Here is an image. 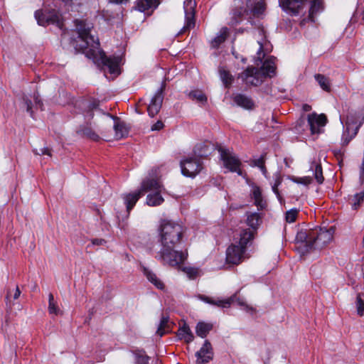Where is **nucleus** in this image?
I'll list each match as a JSON object with an SVG mask.
<instances>
[{"mask_svg":"<svg viewBox=\"0 0 364 364\" xmlns=\"http://www.w3.org/2000/svg\"><path fill=\"white\" fill-rule=\"evenodd\" d=\"M160 250L155 258L171 267L183 264L188 257L187 251L177 250L176 247L181 243L185 229L178 222L169 219L160 220L158 228Z\"/></svg>","mask_w":364,"mask_h":364,"instance_id":"f257e3e1","label":"nucleus"},{"mask_svg":"<svg viewBox=\"0 0 364 364\" xmlns=\"http://www.w3.org/2000/svg\"><path fill=\"white\" fill-rule=\"evenodd\" d=\"M334 230L314 228L311 230H300L296 235V247L299 252L305 255L313 250L321 249L333 239Z\"/></svg>","mask_w":364,"mask_h":364,"instance_id":"f03ea898","label":"nucleus"},{"mask_svg":"<svg viewBox=\"0 0 364 364\" xmlns=\"http://www.w3.org/2000/svg\"><path fill=\"white\" fill-rule=\"evenodd\" d=\"M281 8L289 15L300 16L301 26L314 22L315 16L323 11L322 0H279Z\"/></svg>","mask_w":364,"mask_h":364,"instance_id":"7ed1b4c3","label":"nucleus"},{"mask_svg":"<svg viewBox=\"0 0 364 364\" xmlns=\"http://www.w3.org/2000/svg\"><path fill=\"white\" fill-rule=\"evenodd\" d=\"M75 25L78 33L77 40L73 43L75 49L78 52L84 53L88 48L90 50L97 48L99 42L95 39L94 36L90 34L92 28L91 23L77 19L75 21Z\"/></svg>","mask_w":364,"mask_h":364,"instance_id":"20e7f679","label":"nucleus"},{"mask_svg":"<svg viewBox=\"0 0 364 364\" xmlns=\"http://www.w3.org/2000/svg\"><path fill=\"white\" fill-rule=\"evenodd\" d=\"M307 122L308 124L306 125L305 119H299L294 127V132L296 134H302L305 130L304 127H309L311 135L319 134L327 122V118L323 114H318L314 112L308 115Z\"/></svg>","mask_w":364,"mask_h":364,"instance_id":"39448f33","label":"nucleus"},{"mask_svg":"<svg viewBox=\"0 0 364 364\" xmlns=\"http://www.w3.org/2000/svg\"><path fill=\"white\" fill-rule=\"evenodd\" d=\"M34 16L40 26H46L50 24H55L59 28H63V23L61 15L59 11L55 9L37 10Z\"/></svg>","mask_w":364,"mask_h":364,"instance_id":"423d86ee","label":"nucleus"},{"mask_svg":"<svg viewBox=\"0 0 364 364\" xmlns=\"http://www.w3.org/2000/svg\"><path fill=\"white\" fill-rule=\"evenodd\" d=\"M218 151L220 155V160L223 163L225 168L231 172H236L238 175H242L240 169L241 162L238 157L229 149L220 146Z\"/></svg>","mask_w":364,"mask_h":364,"instance_id":"0eeeda50","label":"nucleus"},{"mask_svg":"<svg viewBox=\"0 0 364 364\" xmlns=\"http://www.w3.org/2000/svg\"><path fill=\"white\" fill-rule=\"evenodd\" d=\"M180 166L182 174L187 177H194L203 168L200 159L195 156L182 160Z\"/></svg>","mask_w":364,"mask_h":364,"instance_id":"6e6552de","label":"nucleus"},{"mask_svg":"<svg viewBox=\"0 0 364 364\" xmlns=\"http://www.w3.org/2000/svg\"><path fill=\"white\" fill-rule=\"evenodd\" d=\"M196 2L195 0H186L183 3L185 12V24L178 33V36L185 33L187 31L195 26V9Z\"/></svg>","mask_w":364,"mask_h":364,"instance_id":"1a4fd4ad","label":"nucleus"},{"mask_svg":"<svg viewBox=\"0 0 364 364\" xmlns=\"http://www.w3.org/2000/svg\"><path fill=\"white\" fill-rule=\"evenodd\" d=\"M364 122V112L362 111H351L347 115L346 126L343 131H348V133L350 134L353 131L355 132V135L360 127Z\"/></svg>","mask_w":364,"mask_h":364,"instance_id":"9d476101","label":"nucleus"},{"mask_svg":"<svg viewBox=\"0 0 364 364\" xmlns=\"http://www.w3.org/2000/svg\"><path fill=\"white\" fill-rule=\"evenodd\" d=\"M238 78L247 85L258 86L264 80L261 71L253 66L248 67L245 70L238 75Z\"/></svg>","mask_w":364,"mask_h":364,"instance_id":"9b49d317","label":"nucleus"},{"mask_svg":"<svg viewBox=\"0 0 364 364\" xmlns=\"http://www.w3.org/2000/svg\"><path fill=\"white\" fill-rule=\"evenodd\" d=\"M245 252L246 250L242 246L232 244L226 250V262L237 265L245 259Z\"/></svg>","mask_w":364,"mask_h":364,"instance_id":"f8f14e48","label":"nucleus"},{"mask_svg":"<svg viewBox=\"0 0 364 364\" xmlns=\"http://www.w3.org/2000/svg\"><path fill=\"white\" fill-rule=\"evenodd\" d=\"M164 89L165 84L163 83L161 87L156 92L147 107L148 114L151 117H154L155 115H156L161 108L164 100L163 92Z\"/></svg>","mask_w":364,"mask_h":364,"instance_id":"ddd939ff","label":"nucleus"},{"mask_svg":"<svg viewBox=\"0 0 364 364\" xmlns=\"http://www.w3.org/2000/svg\"><path fill=\"white\" fill-rule=\"evenodd\" d=\"M213 349L209 341L205 340L200 349L196 353V364H206L213 358Z\"/></svg>","mask_w":364,"mask_h":364,"instance_id":"4468645a","label":"nucleus"},{"mask_svg":"<svg viewBox=\"0 0 364 364\" xmlns=\"http://www.w3.org/2000/svg\"><path fill=\"white\" fill-rule=\"evenodd\" d=\"M251 0H234V9L232 11L231 24H237L238 19L247 12V8Z\"/></svg>","mask_w":364,"mask_h":364,"instance_id":"2eb2a0df","label":"nucleus"},{"mask_svg":"<svg viewBox=\"0 0 364 364\" xmlns=\"http://www.w3.org/2000/svg\"><path fill=\"white\" fill-rule=\"evenodd\" d=\"M235 298L236 294L225 299H214L202 294L198 296L200 300L207 304L223 308H229Z\"/></svg>","mask_w":364,"mask_h":364,"instance_id":"dca6fc26","label":"nucleus"},{"mask_svg":"<svg viewBox=\"0 0 364 364\" xmlns=\"http://www.w3.org/2000/svg\"><path fill=\"white\" fill-rule=\"evenodd\" d=\"M163 186L158 179L146 178L141 182L139 191H142V194L144 195V193L147 191H155V193L161 192Z\"/></svg>","mask_w":364,"mask_h":364,"instance_id":"f3484780","label":"nucleus"},{"mask_svg":"<svg viewBox=\"0 0 364 364\" xmlns=\"http://www.w3.org/2000/svg\"><path fill=\"white\" fill-rule=\"evenodd\" d=\"M102 62L103 65L108 68L111 74H119V58L117 57H107L106 55L102 57Z\"/></svg>","mask_w":364,"mask_h":364,"instance_id":"a211bd4d","label":"nucleus"},{"mask_svg":"<svg viewBox=\"0 0 364 364\" xmlns=\"http://www.w3.org/2000/svg\"><path fill=\"white\" fill-rule=\"evenodd\" d=\"M275 58L272 56L266 59L261 67V73L264 78L267 76L270 77L274 76L275 75Z\"/></svg>","mask_w":364,"mask_h":364,"instance_id":"6ab92c4d","label":"nucleus"},{"mask_svg":"<svg viewBox=\"0 0 364 364\" xmlns=\"http://www.w3.org/2000/svg\"><path fill=\"white\" fill-rule=\"evenodd\" d=\"M142 196V191H140L139 189L134 193L124 194L123 196V199L128 213H129L130 210L134 208L136 203Z\"/></svg>","mask_w":364,"mask_h":364,"instance_id":"aec40b11","label":"nucleus"},{"mask_svg":"<svg viewBox=\"0 0 364 364\" xmlns=\"http://www.w3.org/2000/svg\"><path fill=\"white\" fill-rule=\"evenodd\" d=\"M233 101L237 105L246 109H252L255 107V103L251 97L243 94L235 95Z\"/></svg>","mask_w":364,"mask_h":364,"instance_id":"412c9836","label":"nucleus"},{"mask_svg":"<svg viewBox=\"0 0 364 364\" xmlns=\"http://www.w3.org/2000/svg\"><path fill=\"white\" fill-rule=\"evenodd\" d=\"M251 198L255 201V205L258 208L259 210H262L265 208L267 205L266 200H264L261 189L257 186H252V191H251Z\"/></svg>","mask_w":364,"mask_h":364,"instance_id":"4be33fe9","label":"nucleus"},{"mask_svg":"<svg viewBox=\"0 0 364 364\" xmlns=\"http://www.w3.org/2000/svg\"><path fill=\"white\" fill-rule=\"evenodd\" d=\"M160 4V0H137L135 4L136 9L144 12L150 9H156Z\"/></svg>","mask_w":364,"mask_h":364,"instance_id":"5701e85b","label":"nucleus"},{"mask_svg":"<svg viewBox=\"0 0 364 364\" xmlns=\"http://www.w3.org/2000/svg\"><path fill=\"white\" fill-rule=\"evenodd\" d=\"M255 232L250 229H243L240 231L239 243L237 245L242 246L247 250V245L252 241L255 236Z\"/></svg>","mask_w":364,"mask_h":364,"instance_id":"b1692460","label":"nucleus"},{"mask_svg":"<svg viewBox=\"0 0 364 364\" xmlns=\"http://www.w3.org/2000/svg\"><path fill=\"white\" fill-rule=\"evenodd\" d=\"M144 274L146 279L159 289H164V282L157 277V275L147 267H143Z\"/></svg>","mask_w":364,"mask_h":364,"instance_id":"393cba45","label":"nucleus"},{"mask_svg":"<svg viewBox=\"0 0 364 364\" xmlns=\"http://www.w3.org/2000/svg\"><path fill=\"white\" fill-rule=\"evenodd\" d=\"M177 336L179 339L183 340L186 343H189L194 340V336L186 323L178 328Z\"/></svg>","mask_w":364,"mask_h":364,"instance_id":"a878e982","label":"nucleus"},{"mask_svg":"<svg viewBox=\"0 0 364 364\" xmlns=\"http://www.w3.org/2000/svg\"><path fill=\"white\" fill-rule=\"evenodd\" d=\"M262 223V217L257 213H247V224L250 226L255 232Z\"/></svg>","mask_w":364,"mask_h":364,"instance_id":"bb28decb","label":"nucleus"},{"mask_svg":"<svg viewBox=\"0 0 364 364\" xmlns=\"http://www.w3.org/2000/svg\"><path fill=\"white\" fill-rule=\"evenodd\" d=\"M114 120V136L117 139H120L124 137L128 134L127 129L124 122H120L118 118H113Z\"/></svg>","mask_w":364,"mask_h":364,"instance_id":"cd10ccee","label":"nucleus"},{"mask_svg":"<svg viewBox=\"0 0 364 364\" xmlns=\"http://www.w3.org/2000/svg\"><path fill=\"white\" fill-rule=\"evenodd\" d=\"M213 328V326L212 323L200 321L198 322L196 326V333L198 336L204 338L207 336Z\"/></svg>","mask_w":364,"mask_h":364,"instance_id":"c85d7f7f","label":"nucleus"},{"mask_svg":"<svg viewBox=\"0 0 364 364\" xmlns=\"http://www.w3.org/2000/svg\"><path fill=\"white\" fill-rule=\"evenodd\" d=\"M228 35V28L223 27L220 29L218 35L211 41L213 48H218L222 43H223Z\"/></svg>","mask_w":364,"mask_h":364,"instance_id":"c756f323","label":"nucleus"},{"mask_svg":"<svg viewBox=\"0 0 364 364\" xmlns=\"http://www.w3.org/2000/svg\"><path fill=\"white\" fill-rule=\"evenodd\" d=\"M218 72L220 80L223 82L225 87H229L233 82V76L228 70L222 67L219 68Z\"/></svg>","mask_w":364,"mask_h":364,"instance_id":"7c9ffc66","label":"nucleus"},{"mask_svg":"<svg viewBox=\"0 0 364 364\" xmlns=\"http://www.w3.org/2000/svg\"><path fill=\"white\" fill-rule=\"evenodd\" d=\"M161 192H156L153 194H149L146 197V203L149 206L160 205L164 201L163 197L161 196Z\"/></svg>","mask_w":364,"mask_h":364,"instance_id":"2f4dec72","label":"nucleus"},{"mask_svg":"<svg viewBox=\"0 0 364 364\" xmlns=\"http://www.w3.org/2000/svg\"><path fill=\"white\" fill-rule=\"evenodd\" d=\"M315 80L318 83L322 90L326 92L331 90V82L328 77L321 74H316L314 75Z\"/></svg>","mask_w":364,"mask_h":364,"instance_id":"473e14b6","label":"nucleus"},{"mask_svg":"<svg viewBox=\"0 0 364 364\" xmlns=\"http://www.w3.org/2000/svg\"><path fill=\"white\" fill-rule=\"evenodd\" d=\"M349 200L352 205V208L357 210L364 200V191H360L354 194Z\"/></svg>","mask_w":364,"mask_h":364,"instance_id":"72a5a7b5","label":"nucleus"},{"mask_svg":"<svg viewBox=\"0 0 364 364\" xmlns=\"http://www.w3.org/2000/svg\"><path fill=\"white\" fill-rule=\"evenodd\" d=\"M20 295H21V291L18 286H16L15 289L14 290L13 294L11 293V289L7 290L6 301V306L10 310L11 309L12 306H13L11 299L13 298L14 300H16V299H18Z\"/></svg>","mask_w":364,"mask_h":364,"instance_id":"f704fd0d","label":"nucleus"},{"mask_svg":"<svg viewBox=\"0 0 364 364\" xmlns=\"http://www.w3.org/2000/svg\"><path fill=\"white\" fill-rule=\"evenodd\" d=\"M136 364H149V357L144 350H136L134 352Z\"/></svg>","mask_w":364,"mask_h":364,"instance_id":"c9c22d12","label":"nucleus"},{"mask_svg":"<svg viewBox=\"0 0 364 364\" xmlns=\"http://www.w3.org/2000/svg\"><path fill=\"white\" fill-rule=\"evenodd\" d=\"M168 318L166 316H162L160 321V323L158 326L156 334L160 337L165 335L168 331Z\"/></svg>","mask_w":364,"mask_h":364,"instance_id":"e433bc0d","label":"nucleus"},{"mask_svg":"<svg viewBox=\"0 0 364 364\" xmlns=\"http://www.w3.org/2000/svg\"><path fill=\"white\" fill-rule=\"evenodd\" d=\"M265 156L266 154L261 155L258 159H255L252 161V164L255 166H257L259 168L263 175L267 177V171L265 167Z\"/></svg>","mask_w":364,"mask_h":364,"instance_id":"4c0bfd02","label":"nucleus"},{"mask_svg":"<svg viewBox=\"0 0 364 364\" xmlns=\"http://www.w3.org/2000/svg\"><path fill=\"white\" fill-rule=\"evenodd\" d=\"M265 9V4L262 1H258L255 4L252 9V13L254 16H259L264 12Z\"/></svg>","mask_w":364,"mask_h":364,"instance_id":"58836bf2","label":"nucleus"},{"mask_svg":"<svg viewBox=\"0 0 364 364\" xmlns=\"http://www.w3.org/2000/svg\"><path fill=\"white\" fill-rule=\"evenodd\" d=\"M81 132L85 136L93 141H98L100 139L99 135L89 127L83 128Z\"/></svg>","mask_w":364,"mask_h":364,"instance_id":"ea45409f","label":"nucleus"},{"mask_svg":"<svg viewBox=\"0 0 364 364\" xmlns=\"http://www.w3.org/2000/svg\"><path fill=\"white\" fill-rule=\"evenodd\" d=\"M299 210L296 208H292L286 213L285 219L289 223L296 221L298 216Z\"/></svg>","mask_w":364,"mask_h":364,"instance_id":"a19ab883","label":"nucleus"},{"mask_svg":"<svg viewBox=\"0 0 364 364\" xmlns=\"http://www.w3.org/2000/svg\"><path fill=\"white\" fill-rule=\"evenodd\" d=\"M314 176L319 184L323 182L324 178L323 176L322 167L319 164L314 165Z\"/></svg>","mask_w":364,"mask_h":364,"instance_id":"79ce46f5","label":"nucleus"},{"mask_svg":"<svg viewBox=\"0 0 364 364\" xmlns=\"http://www.w3.org/2000/svg\"><path fill=\"white\" fill-rule=\"evenodd\" d=\"M183 271L192 279L196 278L199 273L198 269L191 267H184Z\"/></svg>","mask_w":364,"mask_h":364,"instance_id":"37998d69","label":"nucleus"},{"mask_svg":"<svg viewBox=\"0 0 364 364\" xmlns=\"http://www.w3.org/2000/svg\"><path fill=\"white\" fill-rule=\"evenodd\" d=\"M348 131H343L342 134V144L346 146L348 143L355 136V132L353 131L350 134L348 133Z\"/></svg>","mask_w":364,"mask_h":364,"instance_id":"c03bdc74","label":"nucleus"},{"mask_svg":"<svg viewBox=\"0 0 364 364\" xmlns=\"http://www.w3.org/2000/svg\"><path fill=\"white\" fill-rule=\"evenodd\" d=\"M357 313L359 316H362L364 315V301L359 294L357 296L356 301Z\"/></svg>","mask_w":364,"mask_h":364,"instance_id":"a18cd8bd","label":"nucleus"},{"mask_svg":"<svg viewBox=\"0 0 364 364\" xmlns=\"http://www.w3.org/2000/svg\"><path fill=\"white\" fill-rule=\"evenodd\" d=\"M190 97L193 99H196L200 102H205L207 101V97L200 91H193L190 93Z\"/></svg>","mask_w":364,"mask_h":364,"instance_id":"49530a36","label":"nucleus"},{"mask_svg":"<svg viewBox=\"0 0 364 364\" xmlns=\"http://www.w3.org/2000/svg\"><path fill=\"white\" fill-rule=\"evenodd\" d=\"M282 180L279 176H277L274 183L272 186V191L277 195L279 200H281V196L278 190V186L281 184Z\"/></svg>","mask_w":364,"mask_h":364,"instance_id":"de8ad7c7","label":"nucleus"},{"mask_svg":"<svg viewBox=\"0 0 364 364\" xmlns=\"http://www.w3.org/2000/svg\"><path fill=\"white\" fill-rule=\"evenodd\" d=\"M235 301L237 302L239 306L244 307L247 311H254V309L249 306L242 299L237 298L236 296L232 303Z\"/></svg>","mask_w":364,"mask_h":364,"instance_id":"09e8293b","label":"nucleus"},{"mask_svg":"<svg viewBox=\"0 0 364 364\" xmlns=\"http://www.w3.org/2000/svg\"><path fill=\"white\" fill-rule=\"evenodd\" d=\"M296 181L298 183L307 186L312 182V178L310 176L301 177L297 178Z\"/></svg>","mask_w":364,"mask_h":364,"instance_id":"8fccbe9b","label":"nucleus"},{"mask_svg":"<svg viewBox=\"0 0 364 364\" xmlns=\"http://www.w3.org/2000/svg\"><path fill=\"white\" fill-rule=\"evenodd\" d=\"M58 308L55 302L49 303L48 304V311L51 314H58Z\"/></svg>","mask_w":364,"mask_h":364,"instance_id":"3c124183","label":"nucleus"},{"mask_svg":"<svg viewBox=\"0 0 364 364\" xmlns=\"http://www.w3.org/2000/svg\"><path fill=\"white\" fill-rule=\"evenodd\" d=\"M164 127V124L161 121H158L151 127V130H161Z\"/></svg>","mask_w":364,"mask_h":364,"instance_id":"603ef678","label":"nucleus"},{"mask_svg":"<svg viewBox=\"0 0 364 364\" xmlns=\"http://www.w3.org/2000/svg\"><path fill=\"white\" fill-rule=\"evenodd\" d=\"M25 103L26 105V110L27 112H30L31 116L33 117V112H32V103L31 100H26L25 101Z\"/></svg>","mask_w":364,"mask_h":364,"instance_id":"864d4df0","label":"nucleus"},{"mask_svg":"<svg viewBox=\"0 0 364 364\" xmlns=\"http://www.w3.org/2000/svg\"><path fill=\"white\" fill-rule=\"evenodd\" d=\"M105 240L103 239H94L92 241V243L95 245H102L105 243Z\"/></svg>","mask_w":364,"mask_h":364,"instance_id":"5fc2aeb1","label":"nucleus"},{"mask_svg":"<svg viewBox=\"0 0 364 364\" xmlns=\"http://www.w3.org/2000/svg\"><path fill=\"white\" fill-rule=\"evenodd\" d=\"M38 154H47L48 156H50V151L48 148H43L41 149V153H39Z\"/></svg>","mask_w":364,"mask_h":364,"instance_id":"6e6d98bb","label":"nucleus"},{"mask_svg":"<svg viewBox=\"0 0 364 364\" xmlns=\"http://www.w3.org/2000/svg\"><path fill=\"white\" fill-rule=\"evenodd\" d=\"M302 109L304 112H309L311 109V106L308 104H304L302 106Z\"/></svg>","mask_w":364,"mask_h":364,"instance_id":"4d7b16f0","label":"nucleus"},{"mask_svg":"<svg viewBox=\"0 0 364 364\" xmlns=\"http://www.w3.org/2000/svg\"><path fill=\"white\" fill-rule=\"evenodd\" d=\"M129 0H109V2L115 4H124L127 2Z\"/></svg>","mask_w":364,"mask_h":364,"instance_id":"13d9d810","label":"nucleus"},{"mask_svg":"<svg viewBox=\"0 0 364 364\" xmlns=\"http://www.w3.org/2000/svg\"><path fill=\"white\" fill-rule=\"evenodd\" d=\"M35 102H36V105H38L39 107L41 109H42L41 107H42L43 105H42L41 100L38 99V97H35Z\"/></svg>","mask_w":364,"mask_h":364,"instance_id":"bf43d9fd","label":"nucleus"},{"mask_svg":"<svg viewBox=\"0 0 364 364\" xmlns=\"http://www.w3.org/2000/svg\"><path fill=\"white\" fill-rule=\"evenodd\" d=\"M52 302H55V301H54V297H53V295L50 293V294H49V295H48V304H49V303H52Z\"/></svg>","mask_w":364,"mask_h":364,"instance_id":"052dcab7","label":"nucleus"},{"mask_svg":"<svg viewBox=\"0 0 364 364\" xmlns=\"http://www.w3.org/2000/svg\"><path fill=\"white\" fill-rule=\"evenodd\" d=\"M93 113L91 112L89 113V114L87 116L89 119H92L93 117Z\"/></svg>","mask_w":364,"mask_h":364,"instance_id":"680f3d73","label":"nucleus"},{"mask_svg":"<svg viewBox=\"0 0 364 364\" xmlns=\"http://www.w3.org/2000/svg\"><path fill=\"white\" fill-rule=\"evenodd\" d=\"M155 364H162L161 361L159 359H156Z\"/></svg>","mask_w":364,"mask_h":364,"instance_id":"e2e57ef3","label":"nucleus"},{"mask_svg":"<svg viewBox=\"0 0 364 364\" xmlns=\"http://www.w3.org/2000/svg\"><path fill=\"white\" fill-rule=\"evenodd\" d=\"M259 43L260 44V48H262V44L261 43L259 42Z\"/></svg>","mask_w":364,"mask_h":364,"instance_id":"0e129e2a","label":"nucleus"}]
</instances>
